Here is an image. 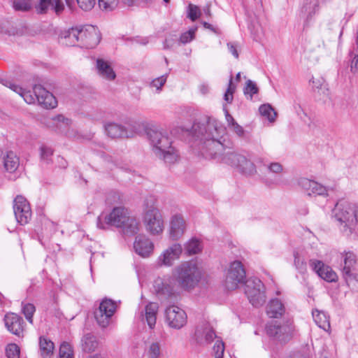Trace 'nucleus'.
<instances>
[{"mask_svg":"<svg viewBox=\"0 0 358 358\" xmlns=\"http://www.w3.org/2000/svg\"><path fill=\"white\" fill-rule=\"evenodd\" d=\"M2 84L12 90L13 92L18 94L21 97H22L25 102L29 104L34 103L36 101V98L35 96V93L34 94H31V91H27L20 86L14 83L12 80L3 79L1 80Z\"/></svg>","mask_w":358,"mask_h":358,"instance_id":"a878e982","label":"nucleus"},{"mask_svg":"<svg viewBox=\"0 0 358 358\" xmlns=\"http://www.w3.org/2000/svg\"><path fill=\"white\" fill-rule=\"evenodd\" d=\"M259 89L257 85L250 80H248L246 83V87L244 89L245 94H249L250 96V99L252 98V96L255 94H257Z\"/></svg>","mask_w":358,"mask_h":358,"instance_id":"864d4df0","label":"nucleus"},{"mask_svg":"<svg viewBox=\"0 0 358 358\" xmlns=\"http://www.w3.org/2000/svg\"><path fill=\"white\" fill-rule=\"evenodd\" d=\"M36 310L35 306L31 303H26L22 306V312L26 319L30 322H33V315Z\"/></svg>","mask_w":358,"mask_h":358,"instance_id":"09e8293b","label":"nucleus"},{"mask_svg":"<svg viewBox=\"0 0 358 358\" xmlns=\"http://www.w3.org/2000/svg\"><path fill=\"white\" fill-rule=\"evenodd\" d=\"M294 266L300 272L303 273L306 271V262L305 258L301 255L298 252H294Z\"/></svg>","mask_w":358,"mask_h":358,"instance_id":"37998d69","label":"nucleus"},{"mask_svg":"<svg viewBox=\"0 0 358 358\" xmlns=\"http://www.w3.org/2000/svg\"><path fill=\"white\" fill-rule=\"evenodd\" d=\"M313 87L315 89H320L323 85V80L321 79H314L312 80Z\"/></svg>","mask_w":358,"mask_h":358,"instance_id":"69168bd1","label":"nucleus"},{"mask_svg":"<svg viewBox=\"0 0 358 358\" xmlns=\"http://www.w3.org/2000/svg\"><path fill=\"white\" fill-rule=\"evenodd\" d=\"M96 69L98 74L104 79L113 80L116 75L108 61L103 59H97L96 61Z\"/></svg>","mask_w":358,"mask_h":358,"instance_id":"c756f323","label":"nucleus"},{"mask_svg":"<svg viewBox=\"0 0 358 358\" xmlns=\"http://www.w3.org/2000/svg\"><path fill=\"white\" fill-rule=\"evenodd\" d=\"M185 250L189 255H195L201 250V244L199 239L192 238L185 245Z\"/></svg>","mask_w":358,"mask_h":358,"instance_id":"79ce46f5","label":"nucleus"},{"mask_svg":"<svg viewBox=\"0 0 358 358\" xmlns=\"http://www.w3.org/2000/svg\"><path fill=\"white\" fill-rule=\"evenodd\" d=\"M147 136L155 155L162 154V152H165L166 149L170 148V145L172 144V141L166 131L149 129L147 131Z\"/></svg>","mask_w":358,"mask_h":358,"instance_id":"1a4fd4ad","label":"nucleus"},{"mask_svg":"<svg viewBox=\"0 0 358 358\" xmlns=\"http://www.w3.org/2000/svg\"><path fill=\"white\" fill-rule=\"evenodd\" d=\"M177 43V36L176 35L166 38L164 42V49L168 50L172 48Z\"/></svg>","mask_w":358,"mask_h":358,"instance_id":"680f3d73","label":"nucleus"},{"mask_svg":"<svg viewBox=\"0 0 358 358\" xmlns=\"http://www.w3.org/2000/svg\"><path fill=\"white\" fill-rule=\"evenodd\" d=\"M143 223L146 231L151 235H159L164 229V223L160 210L155 207H150L145 211Z\"/></svg>","mask_w":358,"mask_h":358,"instance_id":"0eeeda50","label":"nucleus"},{"mask_svg":"<svg viewBox=\"0 0 358 358\" xmlns=\"http://www.w3.org/2000/svg\"><path fill=\"white\" fill-rule=\"evenodd\" d=\"M355 205L347 201H341L338 202L332 212L333 217L341 224L343 225V231L349 229L352 233L353 227V213H355Z\"/></svg>","mask_w":358,"mask_h":358,"instance_id":"39448f33","label":"nucleus"},{"mask_svg":"<svg viewBox=\"0 0 358 358\" xmlns=\"http://www.w3.org/2000/svg\"><path fill=\"white\" fill-rule=\"evenodd\" d=\"M313 317L316 324L324 331H329L330 329V322L329 317L324 312L318 310H313Z\"/></svg>","mask_w":358,"mask_h":358,"instance_id":"c9c22d12","label":"nucleus"},{"mask_svg":"<svg viewBox=\"0 0 358 358\" xmlns=\"http://www.w3.org/2000/svg\"><path fill=\"white\" fill-rule=\"evenodd\" d=\"M162 152V154H156V155L159 158L163 159L166 163L173 164L178 159V155L171 145H170V148H167L165 152Z\"/></svg>","mask_w":358,"mask_h":358,"instance_id":"58836bf2","label":"nucleus"},{"mask_svg":"<svg viewBox=\"0 0 358 358\" xmlns=\"http://www.w3.org/2000/svg\"><path fill=\"white\" fill-rule=\"evenodd\" d=\"M229 52L236 58H238V52L237 45L235 43L229 42L227 43Z\"/></svg>","mask_w":358,"mask_h":358,"instance_id":"e2e57ef3","label":"nucleus"},{"mask_svg":"<svg viewBox=\"0 0 358 358\" xmlns=\"http://www.w3.org/2000/svg\"><path fill=\"white\" fill-rule=\"evenodd\" d=\"M40 152L41 159L48 163L50 160L51 156L53 154L52 149L50 147L43 145L40 148Z\"/></svg>","mask_w":358,"mask_h":358,"instance_id":"3c124183","label":"nucleus"},{"mask_svg":"<svg viewBox=\"0 0 358 358\" xmlns=\"http://www.w3.org/2000/svg\"><path fill=\"white\" fill-rule=\"evenodd\" d=\"M158 308L159 306L157 303L150 302L145 306L144 314L143 312L141 313L142 320H145L150 329L155 326Z\"/></svg>","mask_w":358,"mask_h":358,"instance_id":"c85d7f7f","label":"nucleus"},{"mask_svg":"<svg viewBox=\"0 0 358 358\" xmlns=\"http://www.w3.org/2000/svg\"><path fill=\"white\" fill-rule=\"evenodd\" d=\"M98 4L102 10L111 11L117 7L118 0H98Z\"/></svg>","mask_w":358,"mask_h":358,"instance_id":"a18cd8bd","label":"nucleus"},{"mask_svg":"<svg viewBox=\"0 0 358 358\" xmlns=\"http://www.w3.org/2000/svg\"><path fill=\"white\" fill-rule=\"evenodd\" d=\"M245 269L239 261L230 264L224 281V286L228 290H234L238 284L244 283L245 280Z\"/></svg>","mask_w":358,"mask_h":358,"instance_id":"9d476101","label":"nucleus"},{"mask_svg":"<svg viewBox=\"0 0 358 358\" xmlns=\"http://www.w3.org/2000/svg\"><path fill=\"white\" fill-rule=\"evenodd\" d=\"M213 352L215 355V358H222L224 352V344L222 341L217 340L214 346H213Z\"/></svg>","mask_w":358,"mask_h":358,"instance_id":"603ef678","label":"nucleus"},{"mask_svg":"<svg viewBox=\"0 0 358 358\" xmlns=\"http://www.w3.org/2000/svg\"><path fill=\"white\" fill-rule=\"evenodd\" d=\"M13 211L18 223L27 224L31 218V210L27 200L22 196H17L14 199Z\"/></svg>","mask_w":358,"mask_h":358,"instance_id":"4468645a","label":"nucleus"},{"mask_svg":"<svg viewBox=\"0 0 358 358\" xmlns=\"http://www.w3.org/2000/svg\"><path fill=\"white\" fill-rule=\"evenodd\" d=\"M196 31V27L192 28L189 31L182 34L179 39V43L186 44L192 41L194 38Z\"/></svg>","mask_w":358,"mask_h":358,"instance_id":"de8ad7c7","label":"nucleus"},{"mask_svg":"<svg viewBox=\"0 0 358 358\" xmlns=\"http://www.w3.org/2000/svg\"><path fill=\"white\" fill-rule=\"evenodd\" d=\"M167 79V75H163L160 77L155 78L150 83V85L153 87H156L157 90H161L163 85L166 83Z\"/></svg>","mask_w":358,"mask_h":358,"instance_id":"13d9d810","label":"nucleus"},{"mask_svg":"<svg viewBox=\"0 0 358 358\" xmlns=\"http://www.w3.org/2000/svg\"><path fill=\"white\" fill-rule=\"evenodd\" d=\"M187 316L184 310L176 306H170L165 310V321L173 329H180L187 323Z\"/></svg>","mask_w":358,"mask_h":358,"instance_id":"ddd939ff","label":"nucleus"},{"mask_svg":"<svg viewBox=\"0 0 358 358\" xmlns=\"http://www.w3.org/2000/svg\"><path fill=\"white\" fill-rule=\"evenodd\" d=\"M353 226L358 224V206H355V213H353Z\"/></svg>","mask_w":358,"mask_h":358,"instance_id":"338daca9","label":"nucleus"},{"mask_svg":"<svg viewBox=\"0 0 358 358\" xmlns=\"http://www.w3.org/2000/svg\"><path fill=\"white\" fill-rule=\"evenodd\" d=\"M105 130L108 136L111 138H131V133H127L125 126L114 122L105 125Z\"/></svg>","mask_w":358,"mask_h":358,"instance_id":"7c9ffc66","label":"nucleus"},{"mask_svg":"<svg viewBox=\"0 0 358 358\" xmlns=\"http://www.w3.org/2000/svg\"><path fill=\"white\" fill-rule=\"evenodd\" d=\"M87 358H105V356L101 353H96L92 355H90Z\"/></svg>","mask_w":358,"mask_h":358,"instance_id":"774afa93","label":"nucleus"},{"mask_svg":"<svg viewBox=\"0 0 358 358\" xmlns=\"http://www.w3.org/2000/svg\"><path fill=\"white\" fill-rule=\"evenodd\" d=\"M259 111L261 115L266 117L270 122L275 121L277 113L270 104H262Z\"/></svg>","mask_w":358,"mask_h":358,"instance_id":"ea45409f","label":"nucleus"},{"mask_svg":"<svg viewBox=\"0 0 358 358\" xmlns=\"http://www.w3.org/2000/svg\"><path fill=\"white\" fill-rule=\"evenodd\" d=\"M129 215V210L124 207H115L107 215L101 214L97 218V227L105 229L108 226L121 227Z\"/></svg>","mask_w":358,"mask_h":358,"instance_id":"423d86ee","label":"nucleus"},{"mask_svg":"<svg viewBox=\"0 0 358 358\" xmlns=\"http://www.w3.org/2000/svg\"><path fill=\"white\" fill-rule=\"evenodd\" d=\"M51 8L57 14L64 10V4L61 0H39V3L35 6L36 10L38 14L46 13Z\"/></svg>","mask_w":358,"mask_h":358,"instance_id":"bb28decb","label":"nucleus"},{"mask_svg":"<svg viewBox=\"0 0 358 358\" xmlns=\"http://www.w3.org/2000/svg\"><path fill=\"white\" fill-rule=\"evenodd\" d=\"M99 343L95 336L92 334H86L81 339V347L83 352L90 353L98 347Z\"/></svg>","mask_w":358,"mask_h":358,"instance_id":"473e14b6","label":"nucleus"},{"mask_svg":"<svg viewBox=\"0 0 358 358\" xmlns=\"http://www.w3.org/2000/svg\"><path fill=\"white\" fill-rule=\"evenodd\" d=\"M60 358H74L71 345L67 342H63L59 348Z\"/></svg>","mask_w":358,"mask_h":358,"instance_id":"c03bdc74","label":"nucleus"},{"mask_svg":"<svg viewBox=\"0 0 358 358\" xmlns=\"http://www.w3.org/2000/svg\"><path fill=\"white\" fill-rule=\"evenodd\" d=\"M341 268L343 278L349 287L358 290V273L354 272L357 263L356 255L350 251L341 253Z\"/></svg>","mask_w":358,"mask_h":358,"instance_id":"20e7f679","label":"nucleus"},{"mask_svg":"<svg viewBox=\"0 0 358 358\" xmlns=\"http://www.w3.org/2000/svg\"><path fill=\"white\" fill-rule=\"evenodd\" d=\"M186 229V223L180 215H173L170 221L169 236L172 240H178L182 236Z\"/></svg>","mask_w":358,"mask_h":358,"instance_id":"5701e85b","label":"nucleus"},{"mask_svg":"<svg viewBox=\"0 0 358 358\" xmlns=\"http://www.w3.org/2000/svg\"><path fill=\"white\" fill-rule=\"evenodd\" d=\"M194 336L197 343L206 345L213 341L216 334L209 323L203 322L196 327Z\"/></svg>","mask_w":358,"mask_h":358,"instance_id":"412c9836","label":"nucleus"},{"mask_svg":"<svg viewBox=\"0 0 358 358\" xmlns=\"http://www.w3.org/2000/svg\"><path fill=\"white\" fill-rule=\"evenodd\" d=\"M59 41L66 46H75L79 43V27H72L62 31L59 36Z\"/></svg>","mask_w":358,"mask_h":358,"instance_id":"b1692460","label":"nucleus"},{"mask_svg":"<svg viewBox=\"0 0 358 358\" xmlns=\"http://www.w3.org/2000/svg\"><path fill=\"white\" fill-rule=\"evenodd\" d=\"M182 253V246L178 243H175L165 250L157 259V264L160 266H171L174 262L179 259Z\"/></svg>","mask_w":358,"mask_h":358,"instance_id":"f3484780","label":"nucleus"},{"mask_svg":"<svg viewBox=\"0 0 358 358\" xmlns=\"http://www.w3.org/2000/svg\"><path fill=\"white\" fill-rule=\"evenodd\" d=\"M39 348L43 358H50L53 354L55 345L50 339L41 336L39 338Z\"/></svg>","mask_w":358,"mask_h":358,"instance_id":"72a5a7b5","label":"nucleus"},{"mask_svg":"<svg viewBox=\"0 0 358 358\" xmlns=\"http://www.w3.org/2000/svg\"><path fill=\"white\" fill-rule=\"evenodd\" d=\"M267 334L278 341L285 343L292 337V327L287 324H279L277 322H272L266 325Z\"/></svg>","mask_w":358,"mask_h":358,"instance_id":"2eb2a0df","label":"nucleus"},{"mask_svg":"<svg viewBox=\"0 0 358 358\" xmlns=\"http://www.w3.org/2000/svg\"><path fill=\"white\" fill-rule=\"evenodd\" d=\"M284 313L285 306L278 299H271L266 306V313L270 317L278 318L281 317Z\"/></svg>","mask_w":358,"mask_h":358,"instance_id":"2f4dec72","label":"nucleus"},{"mask_svg":"<svg viewBox=\"0 0 358 358\" xmlns=\"http://www.w3.org/2000/svg\"><path fill=\"white\" fill-rule=\"evenodd\" d=\"M32 0H13L12 7L16 11L27 12L32 8Z\"/></svg>","mask_w":358,"mask_h":358,"instance_id":"a19ab883","label":"nucleus"},{"mask_svg":"<svg viewBox=\"0 0 358 358\" xmlns=\"http://www.w3.org/2000/svg\"><path fill=\"white\" fill-rule=\"evenodd\" d=\"M309 264L321 278L329 282L337 280L338 276L336 272L330 266L324 265L322 261L310 259Z\"/></svg>","mask_w":358,"mask_h":358,"instance_id":"a211bd4d","label":"nucleus"},{"mask_svg":"<svg viewBox=\"0 0 358 358\" xmlns=\"http://www.w3.org/2000/svg\"><path fill=\"white\" fill-rule=\"evenodd\" d=\"M5 325L12 334L20 336L22 332V318L15 313L7 314L4 318Z\"/></svg>","mask_w":358,"mask_h":358,"instance_id":"393cba45","label":"nucleus"},{"mask_svg":"<svg viewBox=\"0 0 358 358\" xmlns=\"http://www.w3.org/2000/svg\"><path fill=\"white\" fill-rule=\"evenodd\" d=\"M236 87L233 84L232 77H230L228 88L224 94V99L228 103H231L233 101V94L235 91Z\"/></svg>","mask_w":358,"mask_h":358,"instance_id":"5fc2aeb1","label":"nucleus"},{"mask_svg":"<svg viewBox=\"0 0 358 358\" xmlns=\"http://www.w3.org/2000/svg\"><path fill=\"white\" fill-rule=\"evenodd\" d=\"M120 228H122L124 234L133 236L137 234L139 230V222L136 217L129 215L126 222Z\"/></svg>","mask_w":358,"mask_h":358,"instance_id":"e433bc0d","label":"nucleus"},{"mask_svg":"<svg viewBox=\"0 0 358 358\" xmlns=\"http://www.w3.org/2000/svg\"><path fill=\"white\" fill-rule=\"evenodd\" d=\"M194 135L203 141L202 155L219 162L231 143L222 141L225 129L215 118L209 117L206 123H194L192 125Z\"/></svg>","mask_w":358,"mask_h":358,"instance_id":"f03ea898","label":"nucleus"},{"mask_svg":"<svg viewBox=\"0 0 358 358\" xmlns=\"http://www.w3.org/2000/svg\"><path fill=\"white\" fill-rule=\"evenodd\" d=\"M80 9L84 11L92 10L95 5V0H76Z\"/></svg>","mask_w":358,"mask_h":358,"instance_id":"4d7b16f0","label":"nucleus"},{"mask_svg":"<svg viewBox=\"0 0 358 358\" xmlns=\"http://www.w3.org/2000/svg\"><path fill=\"white\" fill-rule=\"evenodd\" d=\"M299 186L306 192L309 196L311 195H319L326 196L327 195V189L326 187L321 184L309 180L308 178H301L299 180Z\"/></svg>","mask_w":358,"mask_h":358,"instance_id":"4be33fe9","label":"nucleus"},{"mask_svg":"<svg viewBox=\"0 0 358 358\" xmlns=\"http://www.w3.org/2000/svg\"><path fill=\"white\" fill-rule=\"evenodd\" d=\"M20 352V348L15 343L8 344L6 348V353L8 358H19Z\"/></svg>","mask_w":358,"mask_h":358,"instance_id":"49530a36","label":"nucleus"},{"mask_svg":"<svg viewBox=\"0 0 358 358\" xmlns=\"http://www.w3.org/2000/svg\"><path fill=\"white\" fill-rule=\"evenodd\" d=\"M350 70H351L352 73H358V55H355L351 61Z\"/></svg>","mask_w":358,"mask_h":358,"instance_id":"0e129e2a","label":"nucleus"},{"mask_svg":"<svg viewBox=\"0 0 358 358\" xmlns=\"http://www.w3.org/2000/svg\"><path fill=\"white\" fill-rule=\"evenodd\" d=\"M134 249L136 254L142 257H148L154 250V244L145 235H138L134 243Z\"/></svg>","mask_w":358,"mask_h":358,"instance_id":"aec40b11","label":"nucleus"},{"mask_svg":"<svg viewBox=\"0 0 358 358\" xmlns=\"http://www.w3.org/2000/svg\"><path fill=\"white\" fill-rule=\"evenodd\" d=\"M219 162L236 167L241 173L248 176H253L257 173L255 164L245 156L236 152L231 147V144L229 145Z\"/></svg>","mask_w":358,"mask_h":358,"instance_id":"7ed1b4c3","label":"nucleus"},{"mask_svg":"<svg viewBox=\"0 0 358 358\" xmlns=\"http://www.w3.org/2000/svg\"><path fill=\"white\" fill-rule=\"evenodd\" d=\"M201 15L200 9L198 6L189 3L188 6L187 17L193 22L196 20Z\"/></svg>","mask_w":358,"mask_h":358,"instance_id":"8fccbe9b","label":"nucleus"},{"mask_svg":"<svg viewBox=\"0 0 358 358\" xmlns=\"http://www.w3.org/2000/svg\"><path fill=\"white\" fill-rule=\"evenodd\" d=\"M36 101L38 104L45 108H54L57 105V101L52 93L46 90L41 85H35L33 88Z\"/></svg>","mask_w":358,"mask_h":358,"instance_id":"dca6fc26","label":"nucleus"},{"mask_svg":"<svg viewBox=\"0 0 358 358\" xmlns=\"http://www.w3.org/2000/svg\"><path fill=\"white\" fill-rule=\"evenodd\" d=\"M200 277L196 264L187 262L174 268L171 276L157 278L153 287L159 299H168L175 295L178 287L185 289L194 288Z\"/></svg>","mask_w":358,"mask_h":358,"instance_id":"f257e3e1","label":"nucleus"},{"mask_svg":"<svg viewBox=\"0 0 358 358\" xmlns=\"http://www.w3.org/2000/svg\"><path fill=\"white\" fill-rule=\"evenodd\" d=\"M125 130L127 133H131V137H133L138 132L139 124L136 122H129L127 124V126H125Z\"/></svg>","mask_w":358,"mask_h":358,"instance_id":"052dcab7","label":"nucleus"},{"mask_svg":"<svg viewBox=\"0 0 358 358\" xmlns=\"http://www.w3.org/2000/svg\"><path fill=\"white\" fill-rule=\"evenodd\" d=\"M51 121L55 131L64 134L69 138H76L77 136L76 131L69 127L71 121L69 118L65 117L62 115H57L52 117Z\"/></svg>","mask_w":358,"mask_h":358,"instance_id":"6ab92c4d","label":"nucleus"},{"mask_svg":"<svg viewBox=\"0 0 358 358\" xmlns=\"http://www.w3.org/2000/svg\"><path fill=\"white\" fill-rule=\"evenodd\" d=\"M225 118L229 129L238 137H243L245 134L243 128L238 124L234 118L229 113L227 110H224Z\"/></svg>","mask_w":358,"mask_h":358,"instance_id":"4c0bfd02","label":"nucleus"},{"mask_svg":"<svg viewBox=\"0 0 358 358\" xmlns=\"http://www.w3.org/2000/svg\"><path fill=\"white\" fill-rule=\"evenodd\" d=\"M116 303L111 299H103L95 311L94 317L97 323L103 328L108 326L111 317L116 310Z\"/></svg>","mask_w":358,"mask_h":358,"instance_id":"f8f14e48","label":"nucleus"},{"mask_svg":"<svg viewBox=\"0 0 358 358\" xmlns=\"http://www.w3.org/2000/svg\"><path fill=\"white\" fill-rule=\"evenodd\" d=\"M79 27V45L86 48H95L101 40L98 29L92 25L80 26Z\"/></svg>","mask_w":358,"mask_h":358,"instance_id":"9b49d317","label":"nucleus"},{"mask_svg":"<svg viewBox=\"0 0 358 358\" xmlns=\"http://www.w3.org/2000/svg\"><path fill=\"white\" fill-rule=\"evenodd\" d=\"M20 165L19 157L13 151L7 152L4 157V167L10 173L15 172Z\"/></svg>","mask_w":358,"mask_h":358,"instance_id":"f704fd0d","label":"nucleus"},{"mask_svg":"<svg viewBox=\"0 0 358 358\" xmlns=\"http://www.w3.org/2000/svg\"><path fill=\"white\" fill-rule=\"evenodd\" d=\"M268 173L278 175L283 171L282 165L279 162H271L266 165Z\"/></svg>","mask_w":358,"mask_h":358,"instance_id":"6e6d98bb","label":"nucleus"},{"mask_svg":"<svg viewBox=\"0 0 358 358\" xmlns=\"http://www.w3.org/2000/svg\"><path fill=\"white\" fill-rule=\"evenodd\" d=\"M319 10L318 0H305L301 9V15L308 24Z\"/></svg>","mask_w":358,"mask_h":358,"instance_id":"cd10ccee","label":"nucleus"},{"mask_svg":"<svg viewBox=\"0 0 358 358\" xmlns=\"http://www.w3.org/2000/svg\"><path fill=\"white\" fill-rule=\"evenodd\" d=\"M245 294L253 306H261L266 301L264 285L259 279L248 280L245 286Z\"/></svg>","mask_w":358,"mask_h":358,"instance_id":"6e6552de","label":"nucleus"},{"mask_svg":"<svg viewBox=\"0 0 358 358\" xmlns=\"http://www.w3.org/2000/svg\"><path fill=\"white\" fill-rule=\"evenodd\" d=\"M148 355L150 358H157L160 355V346L158 343H152L149 348Z\"/></svg>","mask_w":358,"mask_h":358,"instance_id":"bf43d9fd","label":"nucleus"}]
</instances>
